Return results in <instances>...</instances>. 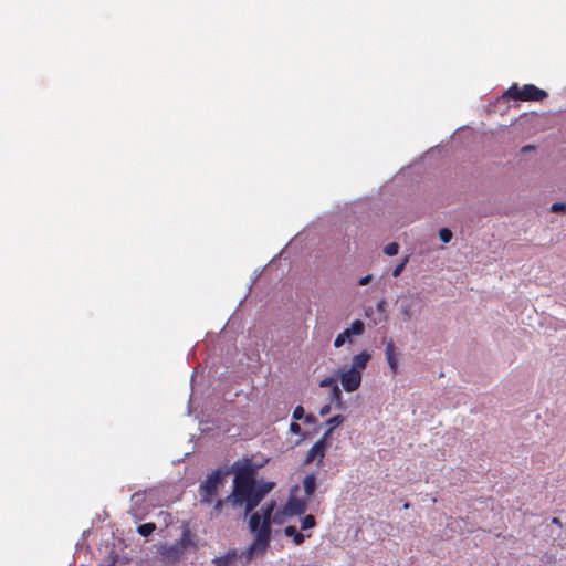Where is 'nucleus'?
Instances as JSON below:
<instances>
[{
	"instance_id": "nucleus-1",
	"label": "nucleus",
	"mask_w": 566,
	"mask_h": 566,
	"mask_svg": "<svg viewBox=\"0 0 566 566\" xmlns=\"http://www.w3.org/2000/svg\"><path fill=\"white\" fill-rule=\"evenodd\" d=\"M260 467L254 465L250 459L235 462L232 465L234 473L232 492L224 499L218 500L210 513L211 517L221 514L230 515L231 511L244 507V515L250 514L261 501L275 486L274 482H258L255 476Z\"/></svg>"
},
{
	"instance_id": "nucleus-2",
	"label": "nucleus",
	"mask_w": 566,
	"mask_h": 566,
	"mask_svg": "<svg viewBox=\"0 0 566 566\" xmlns=\"http://www.w3.org/2000/svg\"><path fill=\"white\" fill-rule=\"evenodd\" d=\"M275 503H266L261 507V513H253L250 517L249 526L252 533L255 534L254 542L242 552L240 557H244L245 562H251L254 556L262 555L265 553L271 534V515L274 510Z\"/></svg>"
},
{
	"instance_id": "nucleus-3",
	"label": "nucleus",
	"mask_w": 566,
	"mask_h": 566,
	"mask_svg": "<svg viewBox=\"0 0 566 566\" xmlns=\"http://www.w3.org/2000/svg\"><path fill=\"white\" fill-rule=\"evenodd\" d=\"M370 358V354L364 350L353 357L350 366H344L336 371V377L346 391L353 392L360 387L363 371Z\"/></svg>"
},
{
	"instance_id": "nucleus-4",
	"label": "nucleus",
	"mask_w": 566,
	"mask_h": 566,
	"mask_svg": "<svg viewBox=\"0 0 566 566\" xmlns=\"http://www.w3.org/2000/svg\"><path fill=\"white\" fill-rule=\"evenodd\" d=\"M548 96V93L534 84H525L520 86L513 83L504 93L496 99V103H504L509 99L522 102H541Z\"/></svg>"
},
{
	"instance_id": "nucleus-5",
	"label": "nucleus",
	"mask_w": 566,
	"mask_h": 566,
	"mask_svg": "<svg viewBox=\"0 0 566 566\" xmlns=\"http://www.w3.org/2000/svg\"><path fill=\"white\" fill-rule=\"evenodd\" d=\"M224 479L221 471H214L207 476L199 488L200 502L203 504H211L218 494V491L223 486Z\"/></svg>"
},
{
	"instance_id": "nucleus-6",
	"label": "nucleus",
	"mask_w": 566,
	"mask_h": 566,
	"mask_svg": "<svg viewBox=\"0 0 566 566\" xmlns=\"http://www.w3.org/2000/svg\"><path fill=\"white\" fill-rule=\"evenodd\" d=\"M399 311L403 322L411 321L422 310V298L419 293H408L398 300Z\"/></svg>"
},
{
	"instance_id": "nucleus-7",
	"label": "nucleus",
	"mask_w": 566,
	"mask_h": 566,
	"mask_svg": "<svg viewBox=\"0 0 566 566\" xmlns=\"http://www.w3.org/2000/svg\"><path fill=\"white\" fill-rule=\"evenodd\" d=\"M190 544V538L188 532H184L180 539H178L172 545H164L161 547V555L164 558H166L169 562H176L178 560L187 549L188 545Z\"/></svg>"
},
{
	"instance_id": "nucleus-8",
	"label": "nucleus",
	"mask_w": 566,
	"mask_h": 566,
	"mask_svg": "<svg viewBox=\"0 0 566 566\" xmlns=\"http://www.w3.org/2000/svg\"><path fill=\"white\" fill-rule=\"evenodd\" d=\"M365 332V324L356 319L352 323L349 328H346L343 333L338 334L334 340V346L336 348L342 347L346 342L352 343V336H360Z\"/></svg>"
},
{
	"instance_id": "nucleus-9",
	"label": "nucleus",
	"mask_w": 566,
	"mask_h": 566,
	"mask_svg": "<svg viewBox=\"0 0 566 566\" xmlns=\"http://www.w3.org/2000/svg\"><path fill=\"white\" fill-rule=\"evenodd\" d=\"M327 448H325V439H319L314 446L308 450L304 464H310L313 461L317 460V463L321 464L326 452Z\"/></svg>"
},
{
	"instance_id": "nucleus-10",
	"label": "nucleus",
	"mask_w": 566,
	"mask_h": 566,
	"mask_svg": "<svg viewBox=\"0 0 566 566\" xmlns=\"http://www.w3.org/2000/svg\"><path fill=\"white\" fill-rule=\"evenodd\" d=\"M306 509L307 503L305 500L298 497H291L284 507V512L289 515H300L304 513Z\"/></svg>"
},
{
	"instance_id": "nucleus-11",
	"label": "nucleus",
	"mask_w": 566,
	"mask_h": 566,
	"mask_svg": "<svg viewBox=\"0 0 566 566\" xmlns=\"http://www.w3.org/2000/svg\"><path fill=\"white\" fill-rule=\"evenodd\" d=\"M386 359L390 367L391 374L397 375L398 374V353L397 348L392 340H388L386 343Z\"/></svg>"
},
{
	"instance_id": "nucleus-12",
	"label": "nucleus",
	"mask_w": 566,
	"mask_h": 566,
	"mask_svg": "<svg viewBox=\"0 0 566 566\" xmlns=\"http://www.w3.org/2000/svg\"><path fill=\"white\" fill-rule=\"evenodd\" d=\"M238 557L239 554L233 549L228 552L224 556L216 558L213 563L216 566H234Z\"/></svg>"
},
{
	"instance_id": "nucleus-13",
	"label": "nucleus",
	"mask_w": 566,
	"mask_h": 566,
	"mask_svg": "<svg viewBox=\"0 0 566 566\" xmlns=\"http://www.w3.org/2000/svg\"><path fill=\"white\" fill-rule=\"evenodd\" d=\"M478 132L471 127H463V128H460L458 129L454 135H453V138L454 139H458V140H464V139H471V140H475L478 139Z\"/></svg>"
},
{
	"instance_id": "nucleus-14",
	"label": "nucleus",
	"mask_w": 566,
	"mask_h": 566,
	"mask_svg": "<svg viewBox=\"0 0 566 566\" xmlns=\"http://www.w3.org/2000/svg\"><path fill=\"white\" fill-rule=\"evenodd\" d=\"M303 489L307 499H311L316 490V478L314 474H308L303 480Z\"/></svg>"
},
{
	"instance_id": "nucleus-15",
	"label": "nucleus",
	"mask_w": 566,
	"mask_h": 566,
	"mask_svg": "<svg viewBox=\"0 0 566 566\" xmlns=\"http://www.w3.org/2000/svg\"><path fill=\"white\" fill-rule=\"evenodd\" d=\"M284 534L287 537H292L295 545H301L304 543L305 535L297 531V528L293 525H289L284 528Z\"/></svg>"
},
{
	"instance_id": "nucleus-16",
	"label": "nucleus",
	"mask_w": 566,
	"mask_h": 566,
	"mask_svg": "<svg viewBox=\"0 0 566 566\" xmlns=\"http://www.w3.org/2000/svg\"><path fill=\"white\" fill-rule=\"evenodd\" d=\"M329 400H331V402L336 403L337 409H340V410L344 409L343 396H342L340 388L338 386H335V388L333 390H331Z\"/></svg>"
},
{
	"instance_id": "nucleus-17",
	"label": "nucleus",
	"mask_w": 566,
	"mask_h": 566,
	"mask_svg": "<svg viewBox=\"0 0 566 566\" xmlns=\"http://www.w3.org/2000/svg\"><path fill=\"white\" fill-rule=\"evenodd\" d=\"M132 500H133V507H132V512L134 514V516L136 518H142L144 513L143 512H139V510L137 509V504L138 502L142 500V494L140 493H134L133 496H132Z\"/></svg>"
},
{
	"instance_id": "nucleus-18",
	"label": "nucleus",
	"mask_w": 566,
	"mask_h": 566,
	"mask_svg": "<svg viewBox=\"0 0 566 566\" xmlns=\"http://www.w3.org/2000/svg\"><path fill=\"white\" fill-rule=\"evenodd\" d=\"M156 530V525L154 523H146L138 526V533L147 537Z\"/></svg>"
},
{
	"instance_id": "nucleus-19",
	"label": "nucleus",
	"mask_w": 566,
	"mask_h": 566,
	"mask_svg": "<svg viewBox=\"0 0 566 566\" xmlns=\"http://www.w3.org/2000/svg\"><path fill=\"white\" fill-rule=\"evenodd\" d=\"M315 525H316V521L312 514H308L301 520V528L302 530H308V528L314 527Z\"/></svg>"
},
{
	"instance_id": "nucleus-20",
	"label": "nucleus",
	"mask_w": 566,
	"mask_h": 566,
	"mask_svg": "<svg viewBox=\"0 0 566 566\" xmlns=\"http://www.w3.org/2000/svg\"><path fill=\"white\" fill-rule=\"evenodd\" d=\"M337 380H338V378L336 377V375L334 377H325L324 379L321 380L319 387H322V388L329 387L331 390H333L335 388V386H338Z\"/></svg>"
},
{
	"instance_id": "nucleus-21",
	"label": "nucleus",
	"mask_w": 566,
	"mask_h": 566,
	"mask_svg": "<svg viewBox=\"0 0 566 566\" xmlns=\"http://www.w3.org/2000/svg\"><path fill=\"white\" fill-rule=\"evenodd\" d=\"M344 420H345L344 416L336 415V416L329 418L326 423L329 426V428H333V430H334L336 427L340 426L344 422Z\"/></svg>"
},
{
	"instance_id": "nucleus-22",
	"label": "nucleus",
	"mask_w": 566,
	"mask_h": 566,
	"mask_svg": "<svg viewBox=\"0 0 566 566\" xmlns=\"http://www.w3.org/2000/svg\"><path fill=\"white\" fill-rule=\"evenodd\" d=\"M408 261H409V256H405L403 260L394 269V271H392L394 277H398L402 273Z\"/></svg>"
},
{
	"instance_id": "nucleus-23",
	"label": "nucleus",
	"mask_w": 566,
	"mask_h": 566,
	"mask_svg": "<svg viewBox=\"0 0 566 566\" xmlns=\"http://www.w3.org/2000/svg\"><path fill=\"white\" fill-rule=\"evenodd\" d=\"M398 251H399V244L396 242H391V243L387 244L384 249V252L389 256L396 255L398 253Z\"/></svg>"
},
{
	"instance_id": "nucleus-24",
	"label": "nucleus",
	"mask_w": 566,
	"mask_h": 566,
	"mask_svg": "<svg viewBox=\"0 0 566 566\" xmlns=\"http://www.w3.org/2000/svg\"><path fill=\"white\" fill-rule=\"evenodd\" d=\"M439 237L442 242L448 243L452 239V232L448 228H442L439 230Z\"/></svg>"
},
{
	"instance_id": "nucleus-25",
	"label": "nucleus",
	"mask_w": 566,
	"mask_h": 566,
	"mask_svg": "<svg viewBox=\"0 0 566 566\" xmlns=\"http://www.w3.org/2000/svg\"><path fill=\"white\" fill-rule=\"evenodd\" d=\"M553 213H566V203L565 202H555L549 208Z\"/></svg>"
},
{
	"instance_id": "nucleus-26",
	"label": "nucleus",
	"mask_w": 566,
	"mask_h": 566,
	"mask_svg": "<svg viewBox=\"0 0 566 566\" xmlns=\"http://www.w3.org/2000/svg\"><path fill=\"white\" fill-rule=\"evenodd\" d=\"M304 408L302 406H297L293 411V418L295 420H301L304 417Z\"/></svg>"
},
{
	"instance_id": "nucleus-27",
	"label": "nucleus",
	"mask_w": 566,
	"mask_h": 566,
	"mask_svg": "<svg viewBox=\"0 0 566 566\" xmlns=\"http://www.w3.org/2000/svg\"><path fill=\"white\" fill-rule=\"evenodd\" d=\"M290 431L295 433V434H298L301 433L302 429H301V426L296 422H292L291 426H290Z\"/></svg>"
},
{
	"instance_id": "nucleus-28",
	"label": "nucleus",
	"mask_w": 566,
	"mask_h": 566,
	"mask_svg": "<svg viewBox=\"0 0 566 566\" xmlns=\"http://www.w3.org/2000/svg\"><path fill=\"white\" fill-rule=\"evenodd\" d=\"M533 150H535V146H534V145H532V144H528V145L524 146V147L521 149V154L526 155V154H528V153H531V151H533Z\"/></svg>"
},
{
	"instance_id": "nucleus-29",
	"label": "nucleus",
	"mask_w": 566,
	"mask_h": 566,
	"mask_svg": "<svg viewBox=\"0 0 566 566\" xmlns=\"http://www.w3.org/2000/svg\"><path fill=\"white\" fill-rule=\"evenodd\" d=\"M331 412V403L323 406L319 410L322 417L327 416Z\"/></svg>"
},
{
	"instance_id": "nucleus-30",
	"label": "nucleus",
	"mask_w": 566,
	"mask_h": 566,
	"mask_svg": "<svg viewBox=\"0 0 566 566\" xmlns=\"http://www.w3.org/2000/svg\"><path fill=\"white\" fill-rule=\"evenodd\" d=\"M333 432V428H328V430L325 432V434L321 439H325V448L329 447L328 438Z\"/></svg>"
},
{
	"instance_id": "nucleus-31",
	"label": "nucleus",
	"mask_w": 566,
	"mask_h": 566,
	"mask_svg": "<svg viewBox=\"0 0 566 566\" xmlns=\"http://www.w3.org/2000/svg\"><path fill=\"white\" fill-rule=\"evenodd\" d=\"M371 281V275H366L359 280V285H367Z\"/></svg>"
},
{
	"instance_id": "nucleus-32",
	"label": "nucleus",
	"mask_w": 566,
	"mask_h": 566,
	"mask_svg": "<svg viewBox=\"0 0 566 566\" xmlns=\"http://www.w3.org/2000/svg\"><path fill=\"white\" fill-rule=\"evenodd\" d=\"M305 421H306L307 423H314V422L316 421V418H315V416H313V415H307V416L305 417Z\"/></svg>"
},
{
	"instance_id": "nucleus-33",
	"label": "nucleus",
	"mask_w": 566,
	"mask_h": 566,
	"mask_svg": "<svg viewBox=\"0 0 566 566\" xmlns=\"http://www.w3.org/2000/svg\"><path fill=\"white\" fill-rule=\"evenodd\" d=\"M552 522H553L554 524H558V525H560V521H559V518H557V517H554Z\"/></svg>"
},
{
	"instance_id": "nucleus-34",
	"label": "nucleus",
	"mask_w": 566,
	"mask_h": 566,
	"mask_svg": "<svg viewBox=\"0 0 566 566\" xmlns=\"http://www.w3.org/2000/svg\"><path fill=\"white\" fill-rule=\"evenodd\" d=\"M116 563H117V560H116V559H113L112 565H113V566H115V565H116Z\"/></svg>"
}]
</instances>
